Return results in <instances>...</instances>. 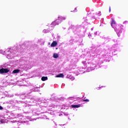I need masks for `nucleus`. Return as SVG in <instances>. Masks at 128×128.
I'll list each match as a JSON object with an SVG mask.
<instances>
[{"label":"nucleus","instance_id":"obj_9","mask_svg":"<svg viewBox=\"0 0 128 128\" xmlns=\"http://www.w3.org/2000/svg\"><path fill=\"white\" fill-rule=\"evenodd\" d=\"M116 24V22L114 20H112V22H111L112 26V24Z\"/></svg>","mask_w":128,"mask_h":128},{"label":"nucleus","instance_id":"obj_10","mask_svg":"<svg viewBox=\"0 0 128 128\" xmlns=\"http://www.w3.org/2000/svg\"><path fill=\"white\" fill-rule=\"evenodd\" d=\"M60 20H66V18L62 17L60 18Z\"/></svg>","mask_w":128,"mask_h":128},{"label":"nucleus","instance_id":"obj_12","mask_svg":"<svg viewBox=\"0 0 128 128\" xmlns=\"http://www.w3.org/2000/svg\"><path fill=\"white\" fill-rule=\"evenodd\" d=\"M4 110V108H2V106H0V110Z\"/></svg>","mask_w":128,"mask_h":128},{"label":"nucleus","instance_id":"obj_2","mask_svg":"<svg viewBox=\"0 0 128 128\" xmlns=\"http://www.w3.org/2000/svg\"><path fill=\"white\" fill-rule=\"evenodd\" d=\"M10 72V70L6 68H2L0 69V74H8Z\"/></svg>","mask_w":128,"mask_h":128},{"label":"nucleus","instance_id":"obj_7","mask_svg":"<svg viewBox=\"0 0 128 128\" xmlns=\"http://www.w3.org/2000/svg\"><path fill=\"white\" fill-rule=\"evenodd\" d=\"M42 80L44 82L45 80H47L48 77L47 76H42L41 78Z\"/></svg>","mask_w":128,"mask_h":128},{"label":"nucleus","instance_id":"obj_4","mask_svg":"<svg viewBox=\"0 0 128 128\" xmlns=\"http://www.w3.org/2000/svg\"><path fill=\"white\" fill-rule=\"evenodd\" d=\"M71 106H72V108H80V104L72 105Z\"/></svg>","mask_w":128,"mask_h":128},{"label":"nucleus","instance_id":"obj_14","mask_svg":"<svg viewBox=\"0 0 128 128\" xmlns=\"http://www.w3.org/2000/svg\"><path fill=\"white\" fill-rule=\"evenodd\" d=\"M109 12H110V7L109 8Z\"/></svg>","mask_w":128,"mask_h":128},{"label":"nucleus","instance_id":"obj_15","mask_svg":"<svg viewBox=\"0 0 128 128\" xmlns=\"http://www.w3.org/2000/svg\"><path fill=\"white\" fill-rule=\"evenodd\" d=\"M75 10H76V8H75Z\"/></svg>","mask_w":128,"mask_h":128},{"label":"nucleus","instance_id":"obj_3","mask_svg":"<svg viewBox=\"0 0 128 128\" xmlns=\"http://www.w3.org/2000/svg\"><path fill=\"white\" fill-rule=\"evenodd\" d=\"M58 46V42H56V41H54L52 43L50 46H52V48H54V46Z\"/></svg>","mask_w":128,"mask_h":128},{"label":"nucleus","instance_id":"obj_5","mask_svg":"<svg viewBox=\"0 0 128 128\" xmlns=\"http://www.w3.org/2000/svg\"><path fill=\"white\" fill-rule=\"evenodd\" d=\"M20 72V70L18 69L14 70L12 71V74H18Z\"/></svg>","mask_w":128,"mask_h":128},{"label":"nucleus","instance_id":"obj_8","mask_svg":"<svg viewBox=\"0 0 128 128\" xmlns=\"http://www.w3.org/2000/svg\"><path fill=\"white\" fill-rule=\"evenodd\" d=\"M53 58H58V54H54Z\"/></svg>","mask_w":128,"mask_h":128},{"label":"nucleus","instance_id":"obj_13","mask_svg":"<svg viewBox=\"0 0 128 128\" xmlns=\"http://www.w3.org/2000/svg\"><path fill=\"white\" fill-rule=\"evenodd\" d=\"M128 20H126L124 22V24H128Z\"/></svg>","mask_w":128,"mask_h":128},{"label":"nucleus","instance_id":"obj_1","mask_svg":"<svg viewBox=\"0 0 128 128\" xmlns=\"http://www.w3.org/2000/svg\"><path fill=\"white\" fill-rule=\"evenodd\" d=\"M60 22H62V20H60V17H59L58 19L52 22V26H58V24H60Z\"/></svg>","mask_w":128,"mask_h":128},{"label":"nucleus","instance_id":"obj_6","mask_svg":"<svg viewBox=\"0 0 128 128\" xmlns=\"http://www.w3.org/2000/svg\"><path fill=\"white\" fill-rule=\"evenodd\" d=\"M64 75L62 74H60L56 76V78H64Z\"/></svg>","mask_w":128,"mask_h":128},{"label":"nucleus","instance_id":"obj_11","mask_svg":"<svg viewBox=\"0 0 128 128\" xmlns=\"http://www.w3.org/2000/svg\"><path fill=\"white\" fill-rule=\"evenodd\" d=\"M83 102H90V100H88V99H85V100H83Z\"/></svg>","mask_w":128,"mask_h":128}]
</instances>
